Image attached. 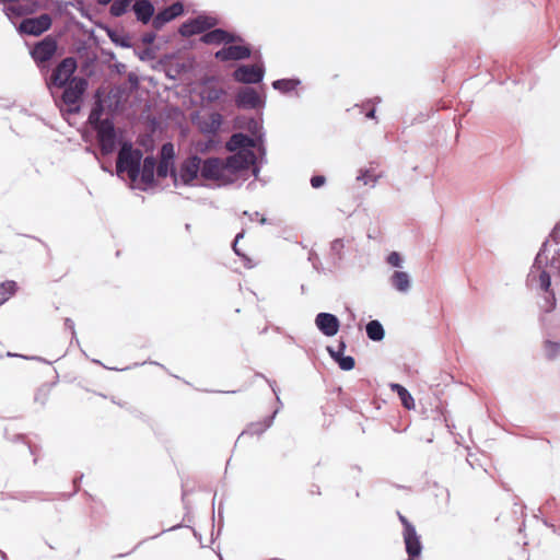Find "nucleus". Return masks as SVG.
Returning <instances> with one entry per match:
<instances>
[{
    "mask_svg": "<svg viewBox=\"0 0 560 560\" xmlns=\"http://www.w3.org/2000/svg\"><path fill=\"white\" fill-rule=\"evenodd\" d=\"M343 240L342 238H336L332 241L330 246V255L334 260V264L337 265L339 260L342 258V248H343Z\"/></svg>",
    "mask_w": 560,
    "mask_h": 560,
    "instance_id": "58836bf2",
    "label": "nucleus"
},
{
    "mask_svg": "<svg viewBox=\"0 0 560 560\" xmlns=\"http://www.w3.org/2000/svg\"><path fill=\"white\" fill-rule=\"evenodd\" d=\"M355 107L359 109V113L364 114L366 118H374L375 107L373 104L368 103L366 105L363 106L355 105Z\"/></svg>",
    "mask_w": 560,
    "mask_h": 560,
    "instance_id": "49530a36",
    "label": "nucleus"
},
{
    "mask_svg": "<svg viewBox=\"0 0 560 560\" xmlns=\"http://www.w3.org/2000/svg\"><path fill=\"white\" fill-rule=\"evenodd\" d=\"M223 118L220 114L215 113L211 115V122L206 128H202L203 132L215 133L219 131L222 125Z\"/></svg>",
    "mask_w": 560,
    "mask_h": 560,
    "instance_id": "c03bdc74",
    "label": "nucleus"
},
{
    "mask_svg": "<svg viewBox=\"0 0 560 560\" xmlns=\"http://www.w3.org/2000/svg\"><path fill=\"white\" fill-rule=\"evenodd\" d=\"M4 438L8 441H11L13 443L23 442V443L26 444V436L24 434L18 433V434H14V435L10 436L9 432H8V429H5V431H4Z\"/></svg>",
    "mask_w": 560,
    "mask_h": 560,
    "instance_id": "603ef678",
    "label": "nucleus"
},
{
    "mask_svg": "<svg viewBox=\"0 0 560 560\" xmlns=\"http://www.w3.org/2000/svg\"><path fill=\"white\" fill-rule=\"evenodd\" d=\"M156 38V35L154 32H148L142 35V43L147 46H151Z\"/></svg>",
    "mask_w": 560,
    "mask_h": 560,
    "instance_id": "13d9d810",
    "label": "nucleus"
},
{
    "mask_svg": "<svg viewBox=\"0 0 560 560\" xmlns=\"http://www.w3.org/2000/svg\"><path fill=\"white\" fill-rule=\"evenodd\" d=\"M255 160H257V155L254 151H247V156L244 154L230 155L223 161L224 175L234 178L242 172L248 171Z\"/></svg>",
    "mask_w": 560,
    "mask_h": 560,
    "instance_id": "9d476101",
    "label": "nucleus"
},
{
    "mask_svg": "<svg viewBox=\"0 0 560 560\" xmlns=\"http://www.w3.org/2000/svg\"><path fill=\"white\" fill-rule=\"evenodd\" d=\"M301 84V80L298 78H284L275 80L271 85L276 91L282 94H288L295 90Z\"/></svg>",
    "mask_w": 560,
    "mask_h": 560,
    "instance_id": "a878e982",
    "label": "nucleus"
},
{
    "mask_svg": "<svg viewBox=\"0 0 560 560\" xmlns=\"http://www.w3.org/2000/svg\"><path fill=\"white\" fill-rule=\"evenodd\" d=\"M151 22H152L153 28L156 30V31H160L167 23L171 22V19L167 16L166 12H164V10L162 9L156 14L154 13Z\"/></svg>",
    "mask_w": 560,
    "mask_h": 560,
    "instance_id": "e433bc0d",
    "label": "nucleus"
},
{
    "mask_svg": "<svg viewBox=\"0 0 560 560\" xmlns=\"http://www.w3.org/2000/svg\"><path fill=\"white\" fill-rule=\"evenodd\" d=\"M314 324L319 332L326 337H334L340 329L339 318L328 312H320L315 316Z\"/></svg>",
    "mask_w": 560,
    "mask_h": 560,
    "instance_id": "dca6fc26",
    "label": "nucleus"
},
{
    "mask_svg": "<svg viewBox=\"0 0 560 560\" xmlns=\"http://www.w3.org/2000/svg\"><path fill=\"white\" fill-rule=\"evenodd\" d=\"M37 8L38 3L36 1L26 4L14 2V4H11L7 9V15L9 19L22 18L34 13L37 10Z\"/></svg>",
    "mask_w": 560,
    "mask_h": 560,
    "instance_id": "b1692460",
    "label": "nucleus"
},
{
    "mask_svg": "<svg viewBox=\"0 0 560 560\" xmlns=\"http://www.w3.org/2000/svg\"><path fill=\"white\" fill-rule=\"evenodd\" d=\"M224 95H226V91L217 86L201 88L200 91L201 98L208 103H215Z\"/></svg>",
    "mask_w": 560,
    "mask_h": 560,
    "instance_id": "c756f323",
    "label": "nucleus"
},
{
    "mask_svg": "<svg viewBox=\"0 0 560 560\" xmlns=\"http://www.w3.org/2000/svg\"><path fill=\"white\" fill-rule=\"evenodd\" d=\"M57 5H58L60 11L63 8H67L69 5L75 7L80 11L82 16L89 18V14H88V11L85 10L83 0H74V2H72V1H57Z\"/></svg>",
    "mask_w": 560,
    "mask_h": 560,
    "instance_id": "a19ab883",
    "label": "nucleus"
},
{
    "mask_svg": "<svg viewBox=\"0 0 560 560\" xmlns=\"http://www.w3.org/2000/svg\"><path fill=\"white\" fill-rule=\"evenodd\" d=\"M387 262L393 267H399L401 264L400 255L397 252H392L387 257Z\"/></svg>",
    "mask_w": 560,
    "mask_h": 560,
    "instance_id": "864d4df0",
    "label": "nucleus"
},
{
    "mask_svg": "<svg viewBox=\"0 0 560 560\" xmlns=\"http://www.w3.org/2000/svg\"><path fill=\"white\" fill-rule=\"evenodd\" d=\"M236 126L245 128L250 135H256L262 128V124L254 117L237 116L235 119Z\"/></svg>",
    "mask_w": 560,
    "mask_h": 560,
    "instance_id": "bb28decb",
    "label": "nucleus"
},
{
    "mask_svg": "<svg viewBox=\"0 0 560 560\" xmlns=\"http://www.w3.org/2000/svg\"><path fill=\"white\" fill-rule=\"evenodd\" d=\"M252 57V47L244 39L223 46L214 52V58L221 62L242 61Z\"/></svg>",
    "mask_w": 560,
    "mask_h": 560,
    "instance_id": "6e6552de",
    "label": "nucleus"
},
{
    "mask_svg": "<svg viewBox=\"0 0 560 560\" xmlns=\"http://www.w3.org/2000/svg\"><path fill=\"white\" fill-rule=\"evenodd\" d=\"M339 352H342L345 354V351L347 349V343L341 339L338 341V346L336 348Z\"/></svg>",
    "mask_w": 560,
    "mask_h": 560,
    "instance_id": "774afa93",
    "label": "nucleus"
},
{
    "mask_svg": "<svg viewBox=\"0 0 560 560\" xmlns=\"http://www.w3.org/2000/svg\"><path fill=\"white\" fill-rule=\"evenodd\" d=\"M50 61H45L43 63H36V66L38 67L39 69V72L42 73V75H44V78L46 79V77H49L50 75V65H49Z\"/></svg>",
    "mask_w": 560,
    "mask_h": 560,
    "instance_id": "4d7b16f0",
    "label": "nucleus"
},
{
    "mask_svg": "<svg viewBox=\"0 0 560 560\" xmlns=\"http://www.w3.org/2000/svg\"><path fill=\"white\" fill-rule=\"evenodd\" d=\"M254 140V149L257 150L256 155H260L261 162H267V150L265 145V132L264 129H261L256 135L250 136Z\"/></svg>",
    "mask_w": 560,
    "mask_h": 560,
    "instance_id": "c9c22d12",
    "label": "nucleus"
},
{
    "mask_svg": "<svg viewBox=\"0 0 560 560\" xmlns=\"http://www.w3.org/2000/svg\"><path fill=\"white\" fill-rule=\"evenodd\" d=\"M65 326L67 329H69L71 331V335H72V341L75 340L77 343H79V340L77 338V332H75V329H74V322L67 317L65 319Z\"/></svg>",
    "mask_w": 560,
    "mask_h": 560,
    "instance_id": "5fc2aeb1",
    "label": "nucleus"
},
{
    "mask_svg": "<svg viewBox=\"0 0 560 560\" xmlns=\"http://www.w3.org/2000/svg\"><path fill=\"white\" fill-rule=\"evenodd\" d=\"M245 236V230H242L241 232H238L236 235H235V238L232 243V248L235 253L236 256L241 257V256H244V253L237 247V243L240 242V240H242L243 237Z\"/></svg>",
    "mask_w": 560,
    "mask_h": 560,
    "instance_id": "8fccbe9b",
    "label": "nucleus"
},
{
    "mask_svg": "<svg viewBox=\"0 0 560 560\" xmlns=\"http://www.w3.org/2000/svg\"><path fill=\"white\" fill-rule=\"evenodd\" d=\"M366 335L373 341H381L384 338V328L378 320H371L366 325Z\"/></svg>",
    "mask_w": 560,
    "mask_h": 560,
    "instance_id": "f704fd0d",
    "label": "nucleus"
},
{
    "mask_svg": "<svg viewBox=\"0 0 560 560\" xmlns=\"http://www.w3.org/2000/svg\"><path fill=\"white\" fill-rule=\"evenodd\" d=\"M131 10L136 15L137 21L142 24L150 23L155 13L154 4L150 0H136Z\"/></svg>",
    "mask_w": 560,
    "mask_h": 560,
    "instance_id": "a211bd4d",
    "label": "nucleus"
},
{
    "mask_svg": "<svg viewBox=\"0 0 560 560\" xmlns=\"http://www.w3.org/2000/svg\"><path fill=\"white\" fill-rule=\"evenodd\" d=\"M88 88L89 81L86 78H77L74 82L57 88L62 90V93L57 95L55 92V95L51 96L62 116L80 113Z\"/></svg>",
    "mask_w": 560,
    "mask_h": 560,
    "instance_id": "f03ea898",
    "label": "nucleus"
},
{
    "mask_svg": "<svg viewBox=\"0 0 560 560\" xmlns=\"http://www.w3.org/2000/svg\"><path fill=\"white\" fill-rule=\"evenodd\" d=\"M390 389L395 393H397L398 397L400 398L401 405L408 409H415V400L411 394L400 384L392 383L389 385Z\"/></svg>",
    "mask_w": 560,
    "mask_h": 560,
    "instance_id": "c85d7f7f",
    "label": "nucleus"
},
{
    "mask_svg": "<svg viewBox=\"0 0 560 560\" xmlns=\"http://www.w3.org/2000/svg\"><path fill=\"white\" fill-rule=\"evenodd\" d=\"M18 284L13 280H7L0 283V306L15 294Z\"/></svg>",
    "mask_w": 560,
    "mask_h": 560,
    "instance_id": "72a5a7b5",
    "label": "nucleus"
},
{
    "mask_svg": "<svg viewBox=\"0 0 560 560\" xmlns=\"http://www.w3.org/2000/svg\"><path fill=\"white\" fill-rule=\"evenodd\" d=\"M559 231L560 225L558 224L552 230L550 240H547L542 244L528 275L529 281L536 282L541 290L549 293V296L546 299V305L544 306L547 313L553 311L556 307V298L553 292L550 291V279L552 275L560 277Z\"/></svg>",
    "mask_w": 560,
    "mask_h": 560,
    "instance_id": "f257e3e1",
    "label": "nucleus"
},
{
    "mask_svg": "<svg viewBox=\"0 0 560 560\" xmlns=\"http://www.w3.org/2000/svg\"><path fill=\"white\" fill-rule=\"evenodd\" d=\"M218 517H219V525L222 526V520H223V503L220 502L218 505Z\"/></svg>",
    "mask_w": 560,
    "mask_h": 560,
    "instance_id": "338daca9",
    "label": "nucleus"
},
{
    "mask_svg": "<svg viewBox=\"0 0 560 560\" xmlns=\"http://www.w3.org/2000/svg\"><path fill=\"white\" fill-rule=\"evenodd\" d=\"M234 102L240 109H258L266 104L265 97L252 86L241 88L235 94Z\"/></svg>",
    "mask_w": 560,
    "mask_h": 560,
    "instance_id": "ddd939ff",
    "label": "nucleus"
},
{
    "mask_svg": "<svg viewBox=\"0 0 560 560\" xmlns=\"http://www.w3.org/2000/svg\"><path fill=\"white\" fill-rule=\"evenodd\" d=\"M128 82L130 83L131 91H135L139 88V79L136 73L130 72L128 74Z\"/></svg>",
    "mask_w": 560,
    "mask_h": 560,
    "instance_id": "bf43d9fd",
    "label": "nucleus"
},
{
    "mask_svg": "<svg viewBox=\"0 0 560 560\" xmlns=\"http://www.w3.org/2000/svg\"><path fill=\"white\" fill-rule=\"evenodd\" d=\"M96 60L97 56L95 52H92L91 56H86V58H83V61L81 63V71L88 77H91L94 73V65Z\"/></svg>",
    "mask_w": 560,
    "mask_h": 560,
    "instance_id": "4c0bfd02",
    "label": "nucleus"
},
{
    "mask_svg": "<svg viewBox=\"0 0 560 560\" xmlns=\"http://www.w3.org/2000/svg\"><path fill=\"white\" fill-rule=\"evenodd\" d=\"M200 42L207 45L223 44L225 46L235 42H243V37L236 33L214 26L200 36Z\"/></svg>",
    "mask_w": 560,
    "mask_h": 560,
    "instance_id": "2eb2a0df",
    "label": "nucleus"
},
{
    "mask_svg": "<svg viewBox=\"0 0 560 560\" xmlns=\"http://www.w3.org/2000/svg\"><path fill=\"white\" fill-rule=\"evenodd\" d=\"M202 159L192 154L186 158L179 165L178 175V184L180 183L184 186L192 185L194 180L200 176Z\"/></svg>",
    "mask_w": 560,
    "mask_h": 560,
    "instance_id": "f8f14e48",
    "label": "nucleus"
},
{
    "mask_svg": "<svg viewBox=\"0 0 560 560\" xmlns=\"http://www.w3.org/2000/svg\"><path fill=\"white\" fill-rule=\"evenodd\" d=\"M277 412L278 409H276L271 415L265 417L261 421L249 423L247 428L240 434L238 439L244 435H261L272 425Z\"/></svg>",
    "mask_w": 560,
    "mask_h": 560,
    "instance_id": "412c9836",
    "label": "nucleus"
},
{
    "mask_svg": "<svg viewBox=\"0 0 560 560\" xmlns=\"http://www.w3.org/2000/svg\"><path fill=\"white\" fill-rule=\"evenodd\" d=\"M381 177L382 172L377 171V166L371 163L369 168L364 171L360 170L359 175L355 178V182L359 186L374 187L376 182Z\"/></svg>",
    "mask_w": 560,
    "mask_h": 560,
    "instance_id": "4be33fe9",
    "label": "nucleus"
},
{
    "mask_svg": "<svg viewBox=\"0 0 560 560\" xmlns=\"http://www.w3.org/2000/svg\"><path fill=\"white\" fill-rule=\"evenodd\" d=\"M106 34L110 42L115 44L116 46L122 47V48H131L132 43L129 34L125 32L116 31L109 26L105 27Z\"/></svg>",
    "mask_w": 560,
    "mask_h": 560,
    "instance_id": "393cba45",
    "label": "nucleus"
},
{
    "mask_svg": "<svg viewBox=\"0 0 560 560\" xmlns=\"http://www.w3.org/2000/svg\"><path fill=\"white\" fill-rule=\"evenodd\" d=\"M75 51L82 59L86 58V56H91V54L93 52L86 44V42L84 40L78 43Z\"/></svg>",
    "mask_w": 560,
    "mask_h": 560,
    "instance_id": "a18cd8bd",
    "label": "nucleus"
},
{
    "mask_svg": "<svg viewBox=\"0 0 560 560\" xmlns=\"http://www.w3.org/2000/svg\"><path fill=\"white\" fill-rule=\"evenodd\" d=\"M142 158V151L140 149H133L131 143H128L118 154L116 163L117 173L127 172L130 179L137 180L140 174Z\"/></svg>",
    "mask_w": 560,
    "mask_h": 560,
    "instance_id": "39448f33",
    "label": "nucleus"
},
{
    "mask_svg": "<svg viewBox=\"0 0 560 560\" xmlns=\"http://www.w3.org/2000/svg\"><path fill=\"white\" fill-rule=\"evenodd\" d=\"M243 215H246V217H248V219H249L250 221H254V220H256L260 214H259V212H258V211H255V212H248L247 210H245V211H243Z\"/></svg>",
    "mask_w": 560,
    "mask_h": 560,
    "instance_id": "69168bd1",
    "label": "nucleus"
},
{
    "mask_svg": "<svg viewBox=\"0 0 560 560\" xmlns=\"http://www.w3.org/2000/svg\"><path fill=\"white\" fill-rule=\"evenodd\" d=\"M310 183L313 188L318 189L325 185L326 177L324 175H313Z\"/></svg>",
    "mask_w": 560,
    "mask_h": 560,
    "instance_id": "3c124183",
    "label": "nucleus"
},
{
    "mask_svg": "<svg viewBox=\"0 0 560 560\" xmlns=\"http://www.w3.org/2000/svg\"><path fill=\"white\" fill-rule=\"evenodd\" d=\"M57 49L58 43L56 38L48 35L33 46L30 55L35 63H43L45 61H50L55 57Z\"/></svg>",
    "mask_w": 560,
    "mask_h": 560,
    "instance_id": "4468645a",
    "label": "nucleus"
},
{
    "mask_svg": "<svg viewBox=\"0 0 560 560\" xmlns=\"http://www.w3.org/2000/svg\"><path fill=\"white\" fill-rule=\"evenodd\" d=\"M105 113V101L103 98H97L92 105V108L90 110L89 117H88V124L90 126H93L97 122H101L104 120L103 115Z\"/></svg>",
    "mask_w": 560,
    "mask_h": 560,
    "instance_id": "cd10ccee",
    "label": "nucleus"
},
{
    "mask_svg": "<svg viewBox=\"0 0 560 560\" xmlns=\"http://www.w3.org/2000/svg\"><path fill=\"white\" fill-rule=\"evenodd\" d=\"M156 168V159L153 155H147L144 159L142 158V162L140 163V174L139 177L141 183L147 186L155 185L154 179V171Z\"/></svg>",
    "mask_w": 560,
    "mask_h": 560,
    "instance_id": "6ab92c4d",
    "label": "nucleus"
},
{
    "mask_svg": "<svg viewBox=\"0 0 560 560\" xmlns=\"http://www.w3.org/2000/svg\"><path fill=\"white\" fill-rule=\"evenodd\" d=\"M135 1L136 0H114L109 13L115 18H120L129 11L131 3H135Z\"/></svg>",
    "mask_w": 560,
    "mask_h": 560,
    "instance_id": "473e14b6",
    "label": "nucleus"
},
{
    "mask_svg": "<svg viewBox=\"0 0 560 560\" xmlns=\"http://www.w3.org/2000/svg\"><path fill=\"white\" fill-rule=\"evenodd\" d=\"M83 478V474H81L78 478H74L73 479V486H74V490L72 493L70 494H66V493H62L61 495L63 498H70L72 497L73 494H75L78 491H79V481H81V479Z\"/></svg>",
    "mask_w": 560,
    "mask_h": 560,
    "instance_id": "052dcab7",
    "label": "nucleus"
},
{
    "mask_svg": "<svg viewBox=\"0 0 560 560\" xmlns=\"http://www.w3.org/2000/svg\"><path fill=\"white\" fill-rule=\"evenodd\" d=\"M390 281L398 291L406 292L410 288L409 276L405 271H395Z\"/></svg>",
    "mask_w": 560,
    "mask_h": 560,
    "instance_id": "2f4dec72",
    "label": "nucleus"
},
{
    "mask_svg": "<svg viewBox=\"0 0 560 560\" xmlns=\"http://www.w3.org/2000/svg\"><path fill=\"white\" fill-rule=\"evenodd\" d=\"M78 69V61L75 57L69 56L63 58L56 68L51 71L49 77H46V86L51 95H55V90L58 86H66L68 83L74 82L80 75H75Z\"/></svg>",
    "mask_w": 560,
    "mask_h": 560,
    "instance_id": "7ed1b4c3",
    "label": "nucleus"
},
{
    "mask_svg": "<svg viewBox=\"0 0 560 560\" xmlns=\"http://www.w3.org/2000/svg\"><path fill=\"white\" fill-rule=\"evenodd\" d=\"M51 24V16L47 13H43L38 16L24 18L19 25V32L24 35L39 36L48 31Z\"/></svg>",
    "mask_w": 560,
    "mask_h": 560,
    "instance_id": "9b49d317",
    "label": "nucleus"
},
{
    "mask_svg": "<svg viewBox=\"0 0 560 560\" xmlns=\"http://www.w3.org/2000/svg\"><path fill=\"white\" fill-rule=\"evenodd\" d=\"M156 175L160 178H166L167 176H171L174 186H178V175L174 166V160H170V158H162L159 165L156 166Z\"/></svg>",
    "mask_w": 560,
    "mask_h": 560,
    "instance_id": "5701e85b",
    "label": "nucleus"
},
{
    "mask_svg": "<svg viewBox=\"0 0 560 560\" xmlns=\"http://www.w3.org/2000/svg\"><path fill=\"white\" fill-rule=\"evenodd\" d=\"M225 148L230 152H236V154L247 156V151H254V140L246 133L235 132L226 141Z\"/></svg>",
    "mask_w": 560,
    "mask_h": 560,
    "instance_id": "f3484780",
    "label": "nucleus"
},
{
    "mask_svg": "<svg viewBox=\"0 0 560 560\" xmlns=\"http://www.w3.org/2000/svg\"><path fill=\"white\" fill-rule=\"evenodd\" d=\"M326 350L342 371H350V355L339 352L332 346H327Z\"/></svg>",
    "mask_w": 560,
    "mask_h": 560,
    "instance_id": "7c9ffc66",
    "label": "nucleus"
},
{
    "mask_svg": "<svg viewBox=\"0 0 560 560\" xmlns=\"http://www.w3.org/2000/svg\"><path fill=\"white\" fill-rule=\"evenodd\" d=\"M163 10H164V12H166V14L171 19V21L183 15L184 11H185L184 4L182 2H175V3L164 8Z\"/></svg>",
    "mask_w": 560,
    "mask_h": 560,
    "instance_id": "ea45409f",
    "label": "nucleus"
},
{
    "mask_svg": "<svg viewBox=\"0 0 560 560\" xmlns=\"http://www.w3.org/2000/svg\"><path fill=\"white\" fill-rule=\"evenodd\" d=\"M135 54L141 61H150L156 57V51L152 46H147L143 49H135Z\"/></svg>",
    "mask_w": 560,
    "mask_h": 560,
    "instance_id": "37998d69",
    "label": "nucleus"
},
{
    "mask_svg": "<svg viewBox=\"0 0 560 560\" xmlns=\"http://www.w3.org/2000/svg\"><path fill=\"white\" fill-rule=\"evenodd\" d=\"M545 354L548 359L552 360L560 353V343L547 340L544 343Z\"/></svg>",
    "mask_w": 560,
    "mask_h": 560,
    "instance_id": "79ce46f5",
    "label": "nucleus"
},
{
    "mask_svg": "<svg viewBox=\"0 0 560 560\" xmlns=\"http://www.w3.org/2000/svg\"><path fill=\"white\" fill-rule=\"evenodd\" d=\"M96 131L97 140L103 154L107 155L116 150L120 135L115 126L114 117L106 116L103 121L91 126Z\"/></svg>",
    "mask_w": 560,
    "mask_h": 560,
    "instance_id": "20e7f679",
    "label": "nucleus"
},
{
    "mask_svg": "<svg viewBox=\"0 0 560 560\" xmlns=\"http://www.w3.org/2000/svg\"><path fill=\"white\" fill-rule=\"evenodd\" d=\"M161 153L162 158H170V160L175 159L174 147L171 142H166L162 145Z\"/></svg>",
    "mask_w": 560,
    "mask_h": 560,
    "instance_id": "de8ad7c7",
    "label": "nucleus"
},
{
    "mask_svg": "<svg viewBox=\"0 0 560 560\" xmlns=\"http://www.w3.org/2000/svg\"><path fill=\"white\" fill-rule=\"evenodd\" d=\"M402 534L409 560H417L421 555L422 545L416 528H409V533Z\"/></svg>",
    "mask_w": 560,
    "mask_h": 560,
    "instance_id": "aec40b11",
    "label": "nucleus"
},
{
    "mask_svg": "<svg viewBox=\"0 0 560 560\" xmlns=\"http://www.w3.org/2000/svg\"><path fill=\"white\" fill-rule=\"evenodd\" d=\"M200 176L206 180H215L220 185H230L234 183V178L224 175L223 160L220 158H208L202 160Z\"/></svg>",
    "mask_w": 560,
    "mask_h": 560,
    "instance_id": "1a4fd4ad",
    "label": "nucleus"
},
{
    "mask_svg": "<svg viewBox=\"0 0 560 560\" xmlns=\"http://www.w3.org/2000/svg\"><path fill=\"white\" fill-rule=\"evenodd\" d=\"M7 357H9V358L20 357V358L27 359V360H35V361L44 362L46 364H50V362L47 361L46 359H44L42 357H36V355H34V357H25V355H21V354L13 353V352H8Z\"/></svg>",
    "mask_w": 560,
    "mask_h": 560,
    "instance_id": "6e6d98bb",
    "label": "nucleus"
},
{
    "mask_svg": "<svg viewBox=\"0 0 560 560\" xmlns=\"http://www.w3.org/2000/svg\"><path fill=\"white\" fill-rule=\"evenodd\" d=\"M218 24V19L206 14H199L196 18L188 19L182 23L178 28V33L183 37H190L197 34L203 35L208 30L217 26Z\"/></svg>",
    "mask_w": 560,
    "mask_h": 560,
    "instance_id": "423d86ee",
    "label": "nucleus"
},
{
    "mask_svg": "<svg viewBox=\"0 0 560 560\" xmlns=\"http://www.w3.org/2000/svg\"><path fill=\"white\" fill-rule=\"evenodd\" d=\"M266 163L267 162H261L260 155H257V160H255L254 163L250 164L249 168L252 170V174L255 178H258L260 170H261L262 165Z\"/></svg>",
    "mask_w": 560,
    "mask_h": 560,
    "instance_id": "09e8293b",
    "label": "nucleus"
},
{
    "mask_svg": "<svg viewBox=\"0 0 560 560\" xmlns=\"http://www.w3.org/2000/svg\"><path fill=\"white\" fill-rule=\"evenodd\" d=\"M265 65L262 60L254 65H240L232 73V78L237 83L258 84L265 77Z\"/></svg>",
    "mask_w": 560,
    "mask_h": 560,
    "instance_id": "0eeeda50",
    "label": "nucleus"
},
{
    "mask_svg": "<svg viewBox=\"0 0 560 560\" xmlns=\"http://www.w3.org/2000/svg\"><path fill=\"white\" fill-rule=\"evenodd\" d=\"M218 78L214 75L206 77L201 80V88L211 86L210 84L217 82Z\"/></svg>",
    "mask_w": 560,
    "mask_h": 560,
    "instance_id": "680f3d73",
    "label": "nucleus"
},
{
    "mask_svg": "<svg viewBox=\"0 0 560 560\" xmlns=\"http://www.w3.org/2000/svg\"><path fill=\"white\" fill-rule=\"evenodd\" d=\"M399 521L404 525V533H409V528H415L413 525H411L409 521L401 514H399Z\"/></svg>",
    "mask_w": 560,
    "mask_h": 560,
    "instance_id": "e2e57ef3",
    "label": "nucleus"
},
{
    "mask_svg": "<svg viewBox=\"0 0 560 560\" xmlns=\"http://www.w3.org/2000/svg\"><path fill=\"white\" fill-rule=\"evenodd\" d=\"M240 258H242L244 267L250 269L255 266V264H253V260L246 254H244V256H241Z\"/></svg>",
    "mask_w": 560,
    "mask_h": 560,
    "instance_id": "0e129e2a",
    "label": "nucleus"
}]
</instances>
